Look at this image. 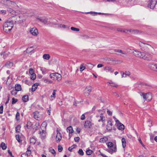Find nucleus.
<instances>
[{
  "label": "nucleus",
  "mask_w": 157,
  "mask_h": 157,
  "mask_svg": "<svg viewBox=\"0 0 157 157\" xmlns=\"http://www.w3.org/2000/svg\"><path fill=\"white\" fill-rule=\"evenodd\" d=\"M133 53L136 57L145 60L150 61L152 60L151 54L148 55L147 54H145L144 52L137 50H134V52H133Z\"/></svg>",
  "instance_id": "f257e3e1"
},
{
  "label": "nucleus",
  "mask_w": 157,
  "mask_h": 157,
  "mask_svg": "<svg viewBox=\"0 0 157 157\" xmlns=\"http://www.w3.org/2000/svg\"><path fill=\"white\" fill-rule=\"evenodd\" d=\"M140 45L142 50L146 52L145 54H147L148 55L151 54V56H152V52L154 50L153 47L149 44H145L142 42L140 44Z\"/></svg>",
  "instance_id": "f03ea898"
},
{
  "label": "nucleus",
  "mask_w": 157,
  "mask_h": 157,
  "mask_svg": "<svg viewBox=\"0 0 157 157\" xmlns=\"http://www.w3.org/2000/svg\"><path fill=\"white\" fill-rule=\"evenodd\" d=\"M13 21L11 19L7 20L4 24L3 30L6 32H8L11 31L13 27Z\"/></svg>",
  "instance_id": "7ed1b4c3"
},
{
  "label": "nucleus",
  "mask_w": 157,
  "mask_h": 157,
  "mask_svg": "<svg viewBox=\"0 0 157 157\" xmlns=\"http://www.w3.org/2000/svg\"><path fill=\"white\" fill-rule=\"evenodd\" d=\"M36 19L38 20L41 23L44 25H50L52 24V25H56V24H55L53 23H51L50 21H48V18L45 16L43 17H36Z\"/></svg>",
  "instance_id": "20e7f679"
},
{
  "label": "nucleus",
  "mask_w": 157,
  "mask_h": 157,
  "mask_svg": "<svg viewBox=\"0 0 157 157\" xmlns=\"http://www.w3.org/2000/svg\"><path fill=\"white\" fill-rule=\"evenodd\" d=\"M117 31L123 32L126 33H137V30L133 29H123L121 28H118L117 29Z\"/></svg>",
  "instance_id": "39448f33"
},
{
  "label": "nucleus",
  "mask_w": 157,
  "mask_h": 157,
  "mask_svg": "<svg viewBox=\"0 0 157 157\" xmlns=\"http://www.w3.org/2000/svg\"><path fill=\"white\" fill-rule=\"evenodd\" d=\"M140 95L144 100L148 101H150L152 99V95L150 93H144L141 92Z\"/></svg>",
  "instance_id": "423d86ee"
},
{
  "label": "nucleus",
  "mask_w": 157,
  "mask_h": 157,
  "mask_svg": "<svg viewBox=\"0 0 157 157\" xmlns=\"http://www.w3.org/2000/svg\"><path fill=\"white\" fill-rule=\"evenodd\" d=\"M135 86L136 87L145 88H148L149 87L151 86V85L147 84L142 83H139L136 84Z\"/></svg>",
  "instance_id": "0eeeda50"
},
{
  "label": "nucleus",
  "mask_w": 157,
  "mask_h": 157,
  "mask_svg": "<svg viewBox=\"0 0 157 157\" xmlns=\"http://www.w3.org/2000/svg\"><path fill=\"white\" fill-rule=\"evenodd\" d=\"M2 3L9 7H12L13 6H15L16 4L14 2H13L9 0H4L2 1Z\"/></svg>",
  "instance_id": "6e6552de"
},
{
  "label": "nucleus",
  "mask_w": 157,
  "mask_h": 157,
  "mask_svg": "<svg viewBox=\"0 0 157 157\" xmlns=\"http://www.w3.org/2000/svg\"><path fill=\"white\" fill-rule=\"evenodd\" d=\"M33 114L34 117L35 119L39 121L42 119L43 116L41 113L37 111L34 112Z\"/></svg>",
  "instance_id": "1a4fd4ad"
},
{
  "label": "nucleus",
  "mask_w": 157,
  "mask_h": 157,
  "mask_svg": "<svg viewBox=\"0 0 157 157\" xmlns=\"http://www.w3.org/2000/svg\"><path fill=\"white\" fill-rule=\"evenodd\" d=\"M157 3V0H151L148 5L149 7L153 9Z\"/></svg>",
  "instance_id": "9d476101"
},
{
  "label": "nucleus",
  "mask_w": 157,
  "mask_h": 157,
  "mask_svg": "<svg viewBox=\"0 0 157 157\" xmlns=\"http://www.w3.org/2000/svg\"><path fill=\"white\" fill-rule=\"evenodd\" d=\"M57 135L56 137V140L57 142H59L62 138L61 134L59 132L58 129L56 130Z\"/></svg>",
  "instance_id": "9b49d317"
},
{
  "label": "nucleus",
  "mask_w": 157,
  "mask_h": 157,
  "mask_svg": "<svg viewBox=\"0 0 157 157\" xmlns=\"http://www.w3.org/2000/svg\"><path fill=\"white\" fill-rule=\"evenodd\" d=\"M30 32L33 35L35 36H37L38 33V30L36 28L31 29L30 30Z\"/></svg>",
  "instance_id": "f8f14e48"
},
{
  "label": "nucleus",
  "mask_w": 157,
  "mask_h": 157,
  "mask_svg": "<svg viewBox=\"0 0 157 157\" xmlns=\"http://www.w3.org/2000/svg\"><path fill=\"white\" fill-rule=\"evenodd\" d=\"M157 64H155L154 63H151L148 65L149 67L150 68L151 70L155 71V70H157Z\"/></svg>",
  "instance_id": "ddd939ff"
},
{
  "label": "nucleus",
  "mask_w": 157,
  "mask_h": 157,
  "mask_svg": "<svg viewBox=\"0 0 157 157\" xmlns=\"http://www.w3.org/2000/svg\"><path fill=\"white\" fill-rule=\"evenodd\" d=\"M112 120H110L108 121V124L106 125V128L107 130H110L112 129V126L113 125L112 122Z\"/></svg>",
  "instance_id": "4468645a"
},
{
  "label": "nucleus",
  "mask_w": 157,
  "mask_h": 157,
  "mask_svg": "<svg viewBox=\"0 0 157 157\" xmlns=\"http://www.w3.org/2000/svg\"><path fill=\"white\" fill-rule=\"evenodd\" d=\"M91 91V87H86L84 90V93L86 96H88Z\"/></svg>",
  "instance_id": "2eb2a0df"
},
{
  "label": "nucleus",
  "mask_w": 157,
  "mask_h": 157,
  "mask_svg": "<svg viewBox=\"0 0 157 157\" xmlns=\"http://www.w3.org/2000/svg\"><path fill=\"white\" fill-rule=\"evenodd\" d=\"M91 125V122L88 121H86L84 124V126L86 128H90Z\"/></svg>",
  "instance_id": "dca6fc26"
},
{
  "label": "nucleus",
  "mask_w": 157,
  "mask_h": 157,
  "mask_svg": "<svg viewBox=\"0 0 157 157\" xmlns=\"http://www.w3.org/2000/svg\"><path fill=\"white\" fill-rule=\"evenodd\" d=\"M47 125V123L46 122H43L41 125L40 130L46 131Z\"/></svg>",
  "instance_id": "f3484780"
},
{
  "label": "nucleus",
  "mask_w": 157,
  "mask_h": 157,
  "mask_svg": "<svg viewBox=\"0 0 157 157\" xmlns=\"http://www.w3.org/2000/svg\"><path fill=\"white\" fill-rule=\"evenodd\" d=\"M46 131L40 130L38 132V133L40 135L42 138L44 139L46 136Z\"/></svg>",
  "instance_id": "a211bd4d"
},
{
  "label": "nucleus",
  "mask_w": 157,
  "mask_h": 157,
  "mask_svg": "<svg viewBox=\"0 0 157 157\" xmlns=\"http://www.w3.org/2000/svg\"><path fill=\"white\" fill-rule=\"evenodd\" d=\"M67 132H69V136L70 137L71 136V135L70 134H72L74 132L72 127L71 126H69L67 128Z\"/></svg>",
  "instance_id": "6ab92c4d"
},
{
  "label": "nucleus",
  "mask_w": 157,
  "mask_h": 157,
  "mask_svg": "<svg viewBox=\"0 0 157 157\" xmlns=\"http://www.w3.org/2000/svg\"><path fill=\"white\" fill-rule=\"evenodd\" d=\"M117 151L116 146H114L113 148H110L107 150V151L110 154H112L113 152H116Z\"/></svg>",
  "instance_id": "aec40b11"
},
{
  "label": "nucleus",
  "mask_w": 157,
  "mask_h": 157,
  "mask_svg": "<svg viewBox=\"0 0 157 157\" xmlns=\"http://www.w3.org/2000/svg\"><path fill=\"white\" fill-rule=\"evenodd\" d=\"M62 76L61 75L57 73H56V76L55 80H56L58 81H59L61 79Z\"/></svg>",
  "instance_id": "412c9836"
},
{
  "label": "nucleus",
  "mask_w": 157,
  "mask_h": 157,
  "mask_svg": "<svg viewBox=\"0 0 157 157\" xmlns=\"http://www.w3.org/2000/svg\"><path fill=\"white\" fill-rule=\"evenodd\" d=\"M105 70L106 71V72H113L114 70L110 67H106L105 68Z\"/></svg>",
  "instance_id": "4be33fe9"
},
{
  "label": "nucleus",
  "mask_w": 157,
  "mask_h": 157,
  "mask_svg": "<svg viewBox=\"0 0 157 157\" xmlns=\"http://www.w3.org/2000/svg\"><path fill=\"white\" fill-rule=\"evenodd\" d=\"M56 90H53V92L52 93V95H51L50 97V99L52 101L53 99L55 98H56Z\"/></svg>",
  "instance_id": "5701e85b"
},
{
  "label": "nucleus",
  "mask_w": 157,
  "mask_h": 157,
  "mask_svg": "<svg viewBox=\"0 0 157 157\" xmlns=\"http://www.w3.org/2000/svg\"><path fill=\"white\" fill-rule=\"evenodd\" d=\"M38 85L39 84L37 83L34 84L32 86V91L33 92L34 91L37 89Z\"/></svg>",
  "instance_id": "b1692460"
},
{
  "label": "nucleus",
  "mask_w": 157,
  "mask_h": 157,
  "mask_svg": "<svg viewBox=\"0 0 157 157\" xmlns=\"http://www.w3.org/2000/svg\"><path fill=\"white\" fill-rule=\"evenodd\" d=\"M13 63L10 62H8L6 63L5 66L8 68H10L13 66Z\"/></svg>",
  "instance_id": "393cba45"
},
{
  "label": "nucleus",
  "mask_w": 157,
  "mask_h": 157,
  "mask_svg": "<svg viewBox=\"0 0 157 157\" xmlns=\"http://www.w3.org/2000/svg\"><path fill=\"white\" fill-rule=\"evenodd\" d=\"M21 86L19 84H16L15 86V90L17 91H18L21 90Z\"/></svg>",
  "instance_id": "a878e982"
},
{
  "label": "nucleus",
  "mask_w": 157,
  "mask_h": 157,
  "mask_svg": "<svg viewBox=\"0 0 157 157\" xmlns=\"http://www.w3.org/2000/svg\"><path fill=\"white\" fill-rule=\"evenodd\" d=\"M108 147L109 148H113L114 146H116V145H114L112 142H109L107 144Z\"/></svg>",
  "instance_id": "bb28decb"
},
{
  "label": "nucleus",
  "mask_w": 157,
  "mask_h": 157,
  "mask_svg": "<svg viewBox=\"0 0 157 157\" xmlns=\"http://www.w3.org/2000/svg\"><path fill=\"white\" fill-rule=\"evenodd\" d=\"M108 138L106 137L101 138L100 140V142L102 143H104L108 140Z\"/></svg>",
  "instance_id": "cd10ccee"
},
{
  "label": "nucleus",
  "mask_w": 157,
  "mask_h": 157,
  "mask_svg": "<svg viewBox=\"0 0 157 157\" xmlns=\"http://www.w3.org/2000/svg\"><path fill=\"white\" fill-rule=\"evenodd\" d=\"M122 147L123 148L125 147L126 145V141L125 139L124 138H123L121 139Z\"/></svg>",
  "instance_id": "c85d7f7f"
},
{
  "label": "nucleus",
  "mask_w": 157,
  "mask_h": 157,
  "mask_svg": "<svg viewBox=\"0 0 157 157\" xmlns=\"http://www.w3.org/2000/svg\"><path fill=\"white\" fill-rule=\"evenodd\" d=\"M77 147V145L76 144H73L72 146H71V147H69L68 149V151H70L71 152L72 151V150L75 148Z\"/></svg>",
  "instance_id": "c756f323"
},
{
  "label": "nucleus",
  "mask_w": 157,
  "mask_h": 157,
  "mask_svg": "<svg viewBox=\"0 0 157 157\" xmlns=\"http://www.w3.org/2000/svg\"><path fill=\"white\" fill-rule=\"evenodd\" d=\"M29 100V97L28 95H25L22 98V100L24 102H27Z\"/></svg>",
  "instance_id": "7c9ffc66"
},
{
  "label": "nucleus",
  "mask_w": 157,
  "mask_h": 157,
  "mask_svg": "<svg viewBox=\"0 0 157 157\" xmlns=\"http://www.w3.org/2000/svg\"><path fill=\"white\" fill-rule=\"evenodd\" d=\"M43 58L46 60H48L50 58V56L48 54H44L43 56Z\"/></svg>",
  "instance_id": "2f4dec72"
},
{
  "label": "nucleus",
  "mask_w": 157,
  "mask_h": 157,
  "mask_svg": "<svg viewBox=\"0 0 157 157\" xmlns=\"http://www.w3.org/2000/svg\"><path fill=\"white\" fill-rule=\"evenodd\" d=\"M7 11L10 13H15V11L12 9L10 8V7H9L8 6L7 7Z\"/></svg>",
  "instance_id": "473e14b6"
},
{
  "label": "nucleus",
  "mask_w": 157,
  "mask_h": 157,
  "mask_svg": "<svg viewBox=\"0 0 157 157\" xmlns=\"http://www.w3.org/2000/svg\"><path fill=\"white\" fill-rule=\"evenodd\" d=\"M85 13L86 14H91L93 16L97 15V12H92V11L87 12H85Z\"/></svg>",
  "instance_id": "72a5a7b5"
},
{
  "label": "nucleus",
  "mask_w": 157,
  "mask_h": 157,
  "mask_svg": "<svg viewBox=\"0 0 157 157\" xmlns=\"http://www.w3.org/2000/svg\"><path fill=\"white\" fill-rule=\"evenodd\" d=\"M21 126L20 125H18L15 128L16 131L17 132H19L20 131Z\"/></svg>",
  "instance_id": "f704fd0d"
},
{
  "label": "nucleus",
  "mask_w": 157,
  "mask_h": 157,
  "mask_svg": "<svg viewBox=\"0 0 157 157\" xmlns=\"http://www.w3.org/2000/svg\"><path fill=\"white\" fill-rule=\"evenodd\" d=\"M33 47H30L29 48H28L27 49H26V52L27 53H29L33 51Z\"/></svg>",
  "instance_id": "c9c22d12"
},
{
  "label": "nucleus",
  "mask_w": 157,
  "mask_h": 157,
  "mask_svg": "<svg viewBox=\"0 0 157 157\" xmlns=\"http://www.w3.org/2000/svg\"><path fill=\"white\" fill-rule=\"evenodd\" d=\"M108 83L109 84H111V86H114L116 87H117L118 86V85L117 84H116L115 83L112 82L111 81L108 82Z\"/></svg>",
  "instance_id": "e433bc0d"
},
{
  "label": "nucleus",
  "mask_w": 157,
  "mask_h": 157,
  "mask_svg": "<svg viewBox=\"0 0 157 157\" xmlns=\"http://www.w3.org/2000/svg\"><path fill=\"white\" fill-rule=\"evenodd\" d=\"M1 147L2 149L4 150H5L6 148V146L3 142H2L1 143Z\"/></svg>",
  "instance_id": "4c0bfd02"
},
{
  "label": "nucleus",
  "mask_w": 157,
  "mask_h": 157,
  "mask_svg": "<svg viewBox=\"0 0 157 157\" xmlns=\"http://www.w3.org/2000/svg\"><path fill=\"white\" fill-rule=\"evenodd\" d=\"M30 141L31 143L33 144H34L36 142V139L34 137L30 138Z\"/></svg>",
  "instance_id": "58836bf2"
},
{
  "label": "nucleus",
  "mask_w": 157,
  "mask_h": 157,
  "mask_svg": "<svg viewBox=\"0 0 157 157\" xmlns=\"http://www.w3.org/2000/svg\"><path fill=\"white\" fill-rule=\"evenodd\" d=\"M26 153L28 154V155H30L31 153V151L30 150V146L27 148V151L26 152Z\"/></svg>",
  "instance_id": "ea45409f"
},
{
  "label": "nucleus",
  "mask_w": 157,
  "mask_h": 157,
  "mask_svg": "<svg viewBox=\"0 0 157 157\" xmlns=\"http://www.w3.org/2000/svg\"><path fill=\"white\" fill-rule=\"evenodd\" d=\"M56 73L51 74L50 75V78L55 80L56 76Z\"/></svg>",
  "instance_id": "a19ab883"
},
{
  "label": "nucleus",
  "mask_w": 157,
  "mask_h": 157,
  "mask_svg": "<svg viewBox=\"0 0 157 157\" xmlns=\"http://www.w3.org/2000/svg\"><path fill=\"white\" fill-rule=\"evenodd\" d=\"M124 128V125L122 124H120L118 127V129L119 130H123Z\"/></svg>",
  "instance_id": "79ce46f5"
},
{
  "label": "nucleus",
  "mask_w": 157,
  "mask_h": 157,
  "mask_svg": "<svg viewBox=\"0 0 157 157\" xmlns=\"http://www.w3.org/2000/svg\"><path fill=\"white\" fill-rule=\"evenodd\" d=\"M93 152V151L90 149L86 151V154L87 155H91Z\"/></svg>",
  "instance_id": "37998d69"
},
{
  "label": "nucleus",
  "mask_w": 157,
  "mask_h": 157,
  "mask_svg": "<svg viewBox=\"0 0 157 157\" xmlns=\"http://www.w3.org/2000/svg\"><path fill=\"white\" fill-rule=\"evenodd\" d=\"M85 67L83 66V64H81L80 65V71L82 72L85 69Z\"/></svg>",
  "instance_id": "c03bdc74"
},
{
  "label": "nucleus",
  "mask_w": 157,
  "mask_h": 157,
  "mask_svg": "<svg viewBox=\"0 0 157 157\" xmlns=\"http://www.w3.org/2000/svg\"><path fill=\"white\" fill-rule=\"evenodd\" d=\"M30 78L33 80H34L36 78V75L35 73L31 75Z\"/></svg>",
  "instance_id": "a18cd8bd"
},
{
  "label": "nucleus",
  "mask_w": 157,
  "mask_h": 157,
  "mask_svg": "<svg viewBox=\"0 0 157 157\" xmlns=\"http://www.w3.org/2000/svg\"><path fill=\"white\" fill-rule=\"evenodd\" d=\"M40 70L43 74L44 75L46 74L47 70L45 68L43 67H41Z\"/></svg>",
  "instance_id": "49530a36"
},
{
  "label": "nucleus",
  "mask_w": 157,
  "mask_h": 157,
  "mask_svg": "<svg viewBox=\"0 0 157 157\" xmlns=\"http://www.w3.org/2000/svg\"><path fill=\"white\" fill-rule=\"evenodd\" d=\"M16 119L17 121L20 120V113L18 112H17L16 115Z\"/></svg>",
  "instance_id": "de8ad7c7"
},
{
  "label": "nucleus",
  "mask_w": 157,
  "mask_h": 157,
  "mask_svg": "<svg viewBox=\"0 0 157 157\" xmlns=\"http://www.w3.org/2000/svg\"><path fill=\"white\" fill-rule=\"evenodd\" d=\"M78 153L81 155H84V152L82 149H80L78 151Z\"/></svg>",
  "instance_id": "09e8293b"
},
{
  "label": "nucleus",
  "mask_w": 157,
  "mask_h": 157,
  "mask_svg": "<svg viewBox=\"0 0 157 157\" xmlns=\"http://www.w3.org/2000/svg\"><path fill=\"white\" fill-rule=\"evenodd\" d=\"M71 29L72 31H79V29L74 27H71Z\"/></svg>",
  "instance_id": "8fccbe9b"
},
{
  "label": "nucleus",
  "mask_w": 157,
  "mask_h": 157,
  "mask_svg": "<svg viewBox=\"0 0 157 157\" xmlns=\"http://www.w3.org/2000/svg\"><path fill=\"white\" fill-rule=\"evenodd\" d=\"M63 149V148L62 146L60 145H59L58 146V150L59 152H61L62 151Z\"/></svg>",
  "instance_id": "3c124183"
},
{
  "label": "nucleus",
  "mask_w": 157,
  "mask_h": 157,
  "mask_svg": "<svg viewBox=\"0 0 157 157\" xmlns=\"http://www.w3.org/2000/svg\"><path fill=\"white\" fill-rule=\"evenodd\" d=\"M16 140H17V141L19 142H20L21 141V140H20L19 135H16Z\"/></svg>",
  "instance_id": "603ef678"
},
{
  "label": "nucleus",
  "mask_w": 157,
  "mask_h": 157,
  "mask_svg": "<svg viewBox=\"0 0 157 157\" xmlns=\"http://www.w3.org/2000/svg\"><path fill=\"white\" fill-rule=\"evenodd\" d=\"M29 73L30 75L33 74H34V71L33 69L31 68H30L29 69Z\"/></svg>",
  "instance_id": "864d4df0"
},
{
  "label": "nucleus",
  "mask_w": 157,
  "mask_h": 157,
  "mask_svg": "<svg viewBox=\"0 0 157 157\" xmlns=\"http://www.w3.org/2000/svg\"><path fill=\"white\" fill-rule=\"evenodd\" d=\"M6 11L4 10H0V14H2L3 15L6 14Z\"/></svg>",
  "instance_id": "5fc2aeb1"
},
{
  "label": "nucleus",
  "mask_w": 157,
  "mask_h": 157,
  "mask_svg": "<svg viewBox=\"0 0 157 157\" xmlns=\"http://www.w3.org/2000/svg\"><path fill=\"white\" fill-rule=\"evenodd\" d=\"M50 151L52 153V154L54 155H56V152L53 149H50Z\"/></svg>",
  "instance_id": "6e6d98bb"
},
{
  "label": "nucleus",
  "mask_w": 157,
  "mask_h": 157,
  "mask_svg": "<svg viewBox=\"0 0 157 157\" xmlns=\"http://www.w3.org/2000/svg\"><path fill=\"white\" fill-rule=\"evenodd\" d=\"M44 82L48 83H52V82L51 80H48V79H45L44 80Z\"/></svg>",
  "instance_id": "4d7b16f0"
},
{
  "label": "nucleus",
  "mask_w": 157,
  "mask_h": 157,
  "mask_svg": "<svg viewBox=\"0 0 157 157\" xmlns=\"http://www.w3.org/2000/svg\"><path fill=\"white\" fill-rule=\"evenodd\" d=\"M17 101V99L14 98H12V104H14L16 103Z\"/></svg>",
  "instance_id": "13d9d810"
},
{
  "label": "nucleus",
  "mask_w": 157,
  "mask_h": 157,
  "mask_svg": "<svg viewBox=\"0 0 157 157\" xmlns=\"http://www.w3.org/2000/svg\"><path fill=\"white\" fill-rule=\"evenodd\" d=\"M28 155L26 153L22 154L21 155V157H28L29 155Z\"/></svg>",
  "instance_id": "bf43d9fd"
},
{
  "label": "nucleus",
  "mask_w": 157,
  "mask_h": 157,
  "mask_svg": "<svg viewBox=\"0 0 157 157\" xmlns=\"http://www.w3.org/2000/svg\"><path fill=\"white\" fill-rule=\"evenodd\" d=\"M128 52L132 53H133V52H134V50L132 49H127Z\"/></svg>",
  "instance_id": "052dcab7"
},
{
  "label": "nucleus",
  "mask_w": 157,
  "mask_h": 157,
  "mask_svg": "<svg viewBox=\"0 0 157 157\" xmlns=\"http://www.w3.org/2000/svg\"><path fill=\"white\" fill-rule=\"evenodd\" d=\"M80 138L79 137H75L74 138V140L76 142H78L79 141Z\"/></svg>",
  "instance_id": "680f3d73"
},
{
  "label": "nucleus",
  "mask_w": 157,
  "mask_h": 157,
  "mask_svg": "<svg viewBox=\"0 0 157 157\" xmlns=\"http://www.w3.org/2000/svg\"><path fill=\"white\" fill-rule=\"evenodd\" d=\"M3 107L2 105L0 106V113L2 114L3 112Z\"/></svg>",
  "instance_id": "e2e57ef3"
},
{
  "label": "nucleus",
  "mask_w": 157,
  "mask_h": 157,
  "mask_svg": "<svg viewBox=\"0 0 157 157\" xmlns=\"http://www.w3.org/2000/svg\"><path fill=\"white\" fill-rule=\"evenodd\" d=\"M17 91L16 90H13L11 91L12 94L13 95H15L17 94V93L16 92Z\"/></svg>",
  "instance_id": "0e129e2a"
},
{
  "label": "nucleus",
  "mask_w": 157,
  "mask_h": 157,
  "mask_svg": "<svg viewBox=\"0 0 157 157\" xmlns=\"http://www.w3.org/2000/svg\"><path fill=\"white\" fill-rule=\"evenodd\" d=\"M35 126H36V127H35V129L36 130L38 129V127L40 126V124L39 123H36L35 124Z\"/></svg>",
  "instance_id": "69168bd1"
},
{
  "label": "nucleus",
  "mask_w": 157,
  "mask_h": 157,
  "mask_svg": "<svg viewBox=\"0 0 157 157\" xmlns=\"http://www.w3.org/2000/svg\"><path fill=\"white\" fill-rule=\"evenodd\" d=\"M107 113L109 115V116H111L112 115V112L110 111H109V110L108 109H107Z\"/></svg>",
  "instance_id": "338daca9"
},
{
  "label": "nucleus",
  "mask_w": 157,
  "mask_h": 157,
  "mask_svg": "<svg viewBox=\"0 0 157 157\" xmlns=\"http://www.w3.org/2000/svg\"><path fill=\"white\" fill-rule=\"evenodd\" d=\"M85 118V116L84 114H83L81 117V119L82 120H84Z\"/></svg>",
  "instance_id": "774afa93"
}]
</instances>
